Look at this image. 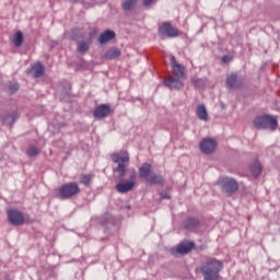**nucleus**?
<instances>
[{
	"mask_svg": "<svg viewBox=\"0 0 280 280\" xmlns=\"http://www.w3.org/2000/svg\"><path fill=\"white\" fill-rule=\"evenodd\" d=\"M224 269V264L215 258L205 261L200 270L203 275V280H218L220 279V272Z\"/></svg>",
	"mask_w": 280,
	"mask_h": 280,
	"instance_id": "1",
	"label": "nucleus"
},
{
	"mask_svg": "<svg viewBox=\"0 0 280 280\" xmlns=\"http://www.w3.org/2000/svg\"><path fill=\"white\" fill-rule=\"evenodd\" d=\"M254 128H257V130H277V118L271 115H262L258 116L253 121Z\"/></svg>",
	"mask_w": 280,
	"mask_h": 280,
	"instance_id": "2",
	"label": "nucleus"
},
{
	"mask_svg": "<svg viewBox=\"0 0 280 280\" xmlns=\"http://www.w3.org/2000/svg\"><path fill=\"white\" fill-rule=\"evenodd\" d=\"M112 161L118 165L115 172H117L119 176H124L126 174V167H128V163H130V155L127 151L112 154Z\"/></svg>",
	"mask_w": 280,
	"mask_h": 280,
	"instance_id": "3",
	"label": "nucleus"
},
{
	"mask_svg": "<svg viewBox=\"0 0 280 280\" xmlns=\"http://www.w3.org/2000/svg\"><path fill=\"white\" fill-rule=\"evenodd\" d=\"M78 194H80V186L75 182L63 184L59 188L61 200H69V198H73V196H78Z\"/></svg>",
	"mask_w": 280,
	"mask_h": 280,
	"instance_id": "4",
	"label": "nucleus"
},
{
	"mask_svg": "<svg viewBox=\"0 0 280 280\" xmlns=\"http://www.w3.org/2000/svg\"><path fill=\"white\" fill-rule=\"evenodd\" d=\"M159 36L162 38V40H165V38H176L178 36V31L176 27L172 26L171 23L164 22L158 30Z\"/></svg>",
	"mask_w": 280,
	"mask_h": 280,
	"instance_id": "5",
	"label": "nucleus"
},
{
	"mask_svg": "<svg viewBox=\"0 0 280 280\" xmlns=\"http://www.w3.org/2000/svg\"><path fill=\"white\" fill-rule=\"evenodd\" d=\"M220 184L225 194H235V191L240 189V185L237 184V180H235L234 178L222 177L220 179Z\"/></svg>",
	"mask_w": 280,
	"mask_h": 280,
	"instance_id": "6",
	"label": "nucleus"
},
{
	"mask_svg": "<svg viewBox=\"0 0 280 280\" xmlns=\"http://www.w3.org/2000/svg\"><path fill=\"white\" fill-rule=\"evenodd\" d=\"M199 148L203 154H213L218 148V142L214 139L205 138L199 143Z\"/></svg>",
	"mask_w": 280,
	"mask_h": 280,
	"instance_id": "7",
	"label": "nucleus"
},
{
	"mask_svg": "<svg viewBox=\"0 0 280 280\" xmlns=\"http://www.w3.org/2000/svg\"><path fill=\"white\" fill-rule=\"evenodd\" d=\"M7 215L10 224H13V226H21V224L25 223V217L18 210H8Z\"/></svg>",
	"mask_w": 280,
	"mask_h": 280,
	"instance_id": "8",
	"label": "nucleus"
},
{
	"mask_svg": "<svg viewBox=\"0 0 280 280\" xmlns=\"http://www.w3.org/2000/svg\"><path fill=\"white\" fill-rule=\"evenodd\" d=\"M108 115H110V105L106 104L98 105L93 113L96 119H104V117H108Z\"/></svg>",
	"mask_w": 280,
	"mask_h": 280,
	"instance_id": "9",
	"label": "nucleus"
},
{
	"mask_svg": "<svg viewBox=\"0 0 280 280\" xmlns=\"http://www.w3.org/2000/svg\"><path fill=\"white\" fill-rule=\"evenodd\" d=\"M164 84H165V86L171 89V91H174V90L178 91L185 86V83H183V81L180 79H177L174 77H170L168 79H166L164 81Z\"/></svg>",
	"mask_w": 280,
	"mask_h": 280,
	"instance_id": "10",
	"label": "nucleus"
},
{
	"mask_svg": "<svg viewBox=\"0 0 280 280\" xmlns=\"http://www.w3.org/2000/svg\"><path fill=\"white\" fill-rule=\"evenodd\" d=\"M171 65L173 67V73L176 75V78H185V67L176 61V57H171Z\"/></svg>",
	"mask_w": 280,
	"mask_h": 280,
	"instance_id": "11",
	"label": "nucleus"
},
{
	"mask_svg": "<svg viewBox=\"0 0 280 280\" xmlns=\"http://www.w3.org/2000/svg\"><path fill=\"white\" fill-rule=\"evenodd\" d=\"M225 83L229 89H240L244 81L237 78V74H230L226 77Z\"/></svg>",
	"mask_w": 280,
	"mask_h": 280,
	"instance_id": "12",
	"label": "nucleus"
},
{
	"mask_svg": "<svg viewBox=\"0 0 280 280\" xmlns=\"http://www.w3.org/2000/svg\"><path fill=\"white\" fill-rule=\"evenodd\" d=\"M133 187L135 182H122L116 185V191L118 194H128V191H132Z\"/></svg>",
	"mask_w": 280,
	"mask_h": 280,
	"instance_id": "13",
	"label": "nucleus"
},
{
	"mask_svg": "<svg viewBox=\"0 0 280 280\" xmlns=\"http://www.w3.org/2000/svg\"><path fill=\"white\" fill-rule=\"evenodd\" d=\"M196 115L200 121H209V113H207V107L205 105H198L196 108Z\"/></svg>",
	"mask_w": 280,
	"mask_h": 280,
	"instance_id": "14",
	"label": "nucleus"
},
{
	"mask_svg": "<svg viewBox=\"0 0 280 280\" xmlns=\"http://www.w3.org/2000/svg\"><path fill=\"white\" fill-rule=\"evenodd\" d=\"M32 73L34 78H43L45 75V67L42 62H36L32 66Z\"/></svg>",
	"mask_w": 280,
	"mask_h": 280,
	"instance_id": "15",
	"label": "nucleus"
},
{
	"mask_svg": "<svg viewBox=\"0 0 280 280\" xmlns=\"http://www.w3.org/2000/svg\"><path fill=\"white\" fill-rule=\"evenodd\" d=\"M119 56H121V49L113 47L105 52L104 58L106 60H115V58H119Z\"/></svg>",
	"mask_w": 280,
	"mask_h": 280,
	"instance_id": "16",
	"label": "nucleus"
},
{
	"mask_svg": "<svg viewBox=\"0 0 280 280\" xmlns=\"http://www.w3.org/2000/svg\"><path fill=\"white\" fill-rule=\"evenodd\" d=\"M113 38H115V32L105 31L100 35L98 43L101 45H105V43H108V40H113Z\"/></svg>",
	"mask_w": 280,
	"mask_h": 280,
	"instance_id": "17",
	"label": "nucleus"
},
{
	"mask_svg": "<svg viewBox=\"0 0 280 280\" xmlns=\"http://www.w3.org/2000/svg\"><path fill=\"white\" fill-rule=\"evenodd\" d=\"M194 246L195 244L191 242L185 243V244H180L177 247V253L179 255H187V253H191V250H194Z\"/></svg>",
	"mask_w": 280,
	"mask_h": 280,
	"instance_id": "18",
	"label": "nucleus"
},
{
	"mask_svg": "<svg viewBox=\"0 0 280 280\" xmlns=\"http://www.w3.org/2000/svg\"><path fill=\"white\" fill-rule=\"evenodd\" d=\"M152 172V165L144 163L142 166L139 168V176L140 178H150V174Z\"/></svg>",
	"mask_w": 280,
	"mask_h": 280,
	"instance_id": "19",
	"label": "nucleus"
},
{
	"mask_svg": "<svg viewBox=\"0 0 280 280\" xmlns=\"http://www.w3.org/2000/svg\"><path fill=\"white\" fill-rule=\"evenodd\" d=\"M137 3H139V0H124L121 3L122 10L130 12V10H135V8H137Z\"/></svg>",
	"mask_w": 280,
	"mask_h": 280,
	"instance_id": "20",
	"label": "nucleus"
},
{
	"mask_svg": "<svg viewBox=\"0 0 280 280\" xmlns=\"http://www.w3.org/2000/svg\"><path fill=\"white\" fill-rule=\"evenodd\" d=\"M94 177H95V175H93V174H82V175H80V183H81V185H85V187H89V185H91V183H93Z\"/></svg>",
	"mask_w": 280,
	"mask_h": 280,
	"instance_id": "21",
	"label": "nucleus"
},
{
	"mask_svg": "<svg viewBox=\"0 0 280 280\" xmlns=\"http://www.w3.org/2000/svg\"><path fill=\"white\" fill-rule=\"evenodd\" d=\"M147 183H150L151 185H161L163 183V176L156 175V174H151L147 178Z\"/></svg>",
	"mask_w": 280,
	"mask_h": 280,
	"instance_id": "22",
	"label": "nucleus"
},
{
	"mask_svg": "<svg viewBox=\"0 0 280 280\" xmlns=\"http://www.w3.org/2000/svg\"><path fill=\"white\" fill-rule=\"evenodd\" d=\"M249 170L253 176L257 178V176L261 174V164L259 163V161H255V163L250 165Z\"/></svg>",
	"mask_w": 280,
	"mask_h": 280,
	"instance_id": "23",
	"label": "nucleus"
},
{
	"mask_svg": "<svg viewBox=\"0 0 280 280\" xmlns=\"http://www.w3.org/2000/svg\"><path fill=\"white\" fill-rule=\"evenodd\" d=\"M198 224H200V221H198V219L191 218V217L186 219V221L184 222L185 229H196V226H198Z\"/></svg>",
	"mask_w": 280,
	"mask_h": 280,
	"instance_id": "24",
	"label": "nucleus"
},
{
	"mask_svg": "<svg viewBox=\"0 0 280 280\" xmlns=\"http://www.w3.org/2000/svg\"><path fill=\"white\" fill-rule=\"evenodd\" d=\"M13 44L15 47H21L23 45V33L18 31L13 37Z\"/></svg>",
	"mask_w": 280,
	"mask_h": 280,
	"instance_id": "25",
	"label": "nucleus"
},
{
	"mask_svg": "<svg viewBox=\"0 0 280 280\" xmlns=\"http://www.w3.org/2000/svg\"><path fill=\"white\" fill-rule=\"evenodd\" d=\"M90 48V44L86 42H80L78 44L79 54H86V50Z\"/></svg>",
	"mask_w": 280,
	"mask_h": 280,
	"instance_id": "26",
	"label": "nucleus"
},
{
	"mask_svg": "<svg viewBox=\"0 0 280 280\" xmlns=\"http://www.w3.org/2000/svg\"><path fill=\"white\" fill-rule=\"evenodd\" d=\"M38 152H40V151L38 150V148L35 147V145H32V147H30V148L27 149L26 155L30 156V159H33V156L38 155Z\"/></svg>",
	"mask_w": 280,
	"mask_h": 280,
	"instance_id": "27",
	"label": "nucleus"
},
{
	"mask_svg": "<svg viewBox=\"0 0 280 280\" xmlns=\"http://www.w3.org/2000/svg\"><path fill=\"white\" fill-rule=\"evenodd\" d=\"M18 90H19V83H14L9 86L10 93H16Z\"/></svg>",
	"mask_w": 280,
	"mask_h": 280,
	"instance_id": "28",
	"label": "nucleus"
},
{
	"mask_svg": "<svg viewBox=\"0 0 280 280\" xmlns=\"http://www.w3.org/2000/svg\"><path fill=\"white\" fill-rule=\"evenodd\" d=\"M154 3V0H143V5L148 8L149 5H152Z\"/></svg>",
	"mask_w": 280,
	"mask_h": 280,
	"instance_id": "29",
	"label": "nucleus"
},
{
	"mask_svg": "<svg viewBox=\"0 0 280 280\" xmlns=\"http://www.w3.org/2000/svg\"><path fill=\"white\" fill-rule=\"evenodd\" d=\"M222 62L226 63V62H231V57L228 56V55H224L222 58H221Z\"/></svg>",
	"mask_w": 280,
	"mask_h": 280,
	"instance_id": "30",
	"label": "nucleus"
},
{
	"mask_svg": "<svg viewBox=\"0 0 280 280\" xmlns=\"http://www.w3.org/2000/svg\"><path fill=\"white\" fill-rule=\"evenodd\" d=\"M16 117H19V116L16 115V113H13L12 115H10V116L8 117V119H11V121L14 122V119H16Z\"/></svg>",
	"mask_w": 280,
	"mask_h": 280,
	"instance_id": "31",
	"label": "nucleus"
},
{
	"mask_svg": "<svg viewBox=\"0 0 280 280\" xmlns=\"http://www.w3.org/2000/svg\"><path fill=\"white\" fill-rule=\"evenodd\" d=\"M71 3H75V0H69Z\"/></svg>",
	"mask_w": 280,
	"mask_h": 280,
	"instance_id": "32",
	"label": "nucleus"
}]
</instances>
